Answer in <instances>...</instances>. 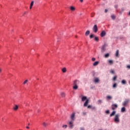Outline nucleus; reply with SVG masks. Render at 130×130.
<instances>
[{
    "label": "nucleus",
    "mask_w": 130,
    "mask_h": 130,
    "mask_svg": "<svg viewBox=\"0 0 130 130\" xmlns=\"http://www.w3.org/2000/svg\"><path fill=\"white\" fill-rule=\"evenodd\" d=\"M79 84H80V81L79 80H75L74 81L73 83V89L74 90H77L78 89V88H79V86H78V85H79Z\"/></svg>",
    "instance_id": "1"
},
{
    "label": "nucleus",
    "mask_w": 130,
    "mask_h": 130,
    "mask_svg": "<svg viewBox=\"0 0 130 130\" xmlns=\"http://www.w3.org/2000/svg\"><path fill=\"white\" fill-rule=\"evenodd\" d=\"M120 116V115L119 114H117L114 117V121L116 122V123H118L119 122V117Z\"/></svg>",
    "instance_id": "2"
},
{
    "label": "nucleus",
    "mask_w": 130,
    "mask_h": 130,
    "mask_svg": "<svg viewBox=\"0 0 130 130\" xmlns=\"http://www.w3.org/2000/svg\"><path fill=\"white\" fill-rule=\"evenodd\" d=\"M92 30L94 33H97V32H98V26H97L96 24H95L93 26Z\"/></svg>",
    "instance_id": "3"
},
{
    "label": "nucleus",
    "mask_w": 130,
    "mask_h": 130,
    "mask_svg": "<svg viewBox=\"0 0 130 130\" xmlns=\"http://www.w3.org/2000/svg\"><path fill=\"white\" fill-rule=\"evenodd\" d=\"M130 100L129 99H126L122 104L123 106H125L127 104H128Z\"/></svg>",
    "instance_id": "4"
},
{
    "label": "nucleus",
    "mask_w": 130,
    "mask_h": 130,
    "mask_svg": "<svg viewBox=\"0 0 130 130\" xmlns=\"http://www.w3.org/2000/svg\"><path fill=\"white\" fill-rule=\"evenodd\" d=\"M118 107V106L116 104H113L112 105V110H115V109H116Z\"/></svg>",
    "instance_id": "5"
},
{
    "label": "nucleus",
    "mask_w": 130,
    "mask_h": 130,
    "mask_svg": "<svg viewBox=\"0 0 130 130\" xmlns=\"http://www.w3.org/2000/svg\"><path fill=\"white\" fill-rule=\"evenodd\" d=\"M75 115H76V113L73 112L71 116V118L72 120H75Z\"/></svg>",
    "instance_id": "6"
},
{
    "label": "nucleus",
    "mask_w": 130,
    "mask_h": 130,
    "mask_svg": "<svg viewBox=\"0 0 130 130\" xmlns=\"http://www.w3.org/2000/svg\"><path fill=\"white\" fill-rule=\"evenodd\" d=\"M93 82L95 83H99V82H100V80L98 78H95L94 80H93Z\"/></svg>",
    "instance_id": "7"
},
{
    "label": "nucleus",
    "mask_w": 130,
    "mask_h": 130,
    "mask_svg": "<svg viewBox=\"0 0 130 130\" xmlns=\"http://www.w3.org/2000/svg\"><path fill=\"white\" fill-rule=\"evenodd\" d=\"M106 35V32L105 31H102V32L101 33V36L102 37H104Z\"/></svg>",
    "instance_id": "8"
},
{
    "label": "nucleus",
    "mask_w": 130,
    "mask_h": 130,
    "mask_svg": "<svg viewBox=\"0 0 130 130\" xmlns=\"http://www.w3.org/2000/svg\"><path fill=\"white\" fill-rule=\"evenodd\" d=\"M88 103H89V100H86V101H85V102L84 104V106L85 107L88 106Z\"/></svg>",
    "instance_id": "9"
},
{
    "label": "nucleus",
    "mask_w": 130,
    "mask_h": 130,
    "mask_svg": "<svg viewBox=\"0 0 130 130\" xmlns=\"http://www.w3.org/2000/svg\"><path fill=\"white\" fill-rule=\"evenodd\" d=\"M106 50V46L105 45L103 46L102 47V52H104Z\"/></svg>",
    "instance_id": "10"
},
{
    "label": "nucleus",
    "mask_w": 130,
    "mask_h": 130,
    "mask_svg": "<svg viewBox=\"0 0 130 130\" xmlns=\"http://www.w3.org/2000/svg\"><path fill=\"white\" fill-rule=\"evenodd\" d=\"M87 96H82L81 98V100L82 101V102H84V101H85V100H87Z\"/></svg>",
    "instance_id": "11"
},
{
    "label": "nucleus",
    "mask_w": 130,
    "mask_h": 130,
    "mask_svg": "<svg viewBox=\"0 0 130 130\" xmlns=\"http://www.w3.org/2000/svg\"><path fill=\"white\" fill-rule=\"evenodd\" d=\"M70 10L73 12L76 11V8L74 6L70 7Z\"/></svg>",
    "instance_id": "12"
},
{
    "label": "nucleus",
    "mask_w": 130,
    "mask_h": 130,
    "mask_svg": "<svg viewBox=\"0 0 130 130\" xmlns=\"http://www.w3.org/2000/svg\"><path fill=\"white\" fill-rule=\"evenodd\" d=\"M34 5V1H31V3H30V6L29 7L30 10H31V9H32V7H33Z\"/></svg>",
    "instance_id": "13"
},
{
    "label": "nucleus",
    "mask_w": 130,
    "mask_h": 130,
    "mask_svg": "<svg viewBox=\"0 0 130 130\" xmlns=\"http://www.w3.org/2000/svg\"><path fill=\"white\" fill-rule=\"evenodd\" d=\"M18 108H19V107L17 105H15V106L13 107L14 110H18Z\"/></svg>",
    "instance_id": "14"
},
{
    "label": "nucleus",
    "mask_w": 130,
    "mask_h": 130,
    "mask_svg": "<svg viewBox=\"0 0 130 130\" xmlns=\"http://www.w3.org/2000/svg\"><path fill=\"white\" fill-rule=\"evenodd\" d=\"M119 54V51L118 50H117V51L116 52V55H115L116 57H118Z\"/></svg>",
    "instance_id": "15"
},
{
    "label": "nucleus",
    "mask_w": 130,
    "mask_h": 130,
    "mask_svg": "<svg viewBox=\"0 0 130 130\" xmlns=\"http://www.w3.org/2000/svg\"><path fill=\"white\" fill-rule=\"evenodd\" d=\"M99 64V61H95L94 62V63L93 64V66L94 67H96V66H98V64Z\"/></svg>",
    "instance_id": "16"
},
{
    "label": "nucleus",
    "mask_w": 130,
    "mask_h": 130,
    "mask_svg": "<svg viewBox=\"0 0 130 130\" xmlns=\"http://www.w3.org/2000/svg\"><path fill=\"white\" fill-rule=\"evenodd\" d=\"M116 113V112L113 111L112 113L110 115V117H111L112 116H113V115H115Z\"/></svg>",
    "instance_id": "17"
},
{
    "label": "nucleus",
    "mask_w": 130,
    "mask_h": 130,
    "mask_svg": "<svg viewBox=\"0 0 130 130\" xmlns=\"http://www.w3.org/2000/svg\"><path fill=\"white\" fill-rule=\"evenodd\" d=\"M69 125L70 126V127L71 128H73V126H74V125H73V121H70L69 122Z\"/></svg>",
    "instance_id": "18"
},
{
    "label": "nucleus",
    "mask_w": 130,
    "mask_h": 130,
    "mask_svg": "<svg viewBox=\"0 0 130 130\" xmlns=\"http://www.w3.org/2000/svg\"><path fill=\"white\" fill-rule=\"evenodd\" d=\"M108 62L109 63V64H113V60H108Z\"/></svg>",
    "instance_id": "19"
},
{
    "label": "nucleus",
    "mask_w": 130,
    "mask_h": 130,
    "mask_svg": "<svg viewBox=\"0 0 130 130\" xmlns=\"http://www.w3.org/2000/svg\"><path fill=\"white\" fill-rule=\"evenodd\" d=\"M90 34V30H87L85 32V36H88Z\"/></svg>",
    "instance_id": "20"
},
{
    "label": "nucleus",
    "mask_w": 130,
    "mask_h": 130,
    "mask_svg": "<svg viewBox=\"0 0 130 130\" xmlns=\"http://www.w3.org/2000/svg\"><path fill=\"white\" fill-rule=\"evenodd\" d=\"M121 83L122 84H123V85H125L126 84V81L122 80Z\"/></svg>",
    "instance_id": "21"
},
{
    "label": "nucleus",
    "mask_w": 130,
    "mask_h": 130,
    "mask_svg": "<svg viewBox=\"0 0 130 130\" xmlns=\"http://www.w3.org/2000/svg\"><path fill=\"white\" fill-rule=\"evenodd\" d=\"M107 99H108L109 100H111L112 99V96L108 95L107 96Z\"/></svg>",
    "instance_id": "22"
},
{
    "label": "nucleus",
    "mask_w": 130,
    "mask_h": 130,
    "mask_svg": "<svg viewBox=\"0 0 130 130\" xmlns=\"http://www.w3.org/2000/svg\"><path fill=\"white\" fill-rule=\"evenodd\" d=\"M125 107H122L121 109V112H125Z\"/></svg>",
    "instance_id": "23"
},
{
    "label": "nucleus",
    "mask_w": 130,
    "mask_h": 130,
    "mask_svg": "<svg viewBox=\"0 0 130 130\" xmlns=\"http://www.w3.org/2000/svg\"><path fill=\"white\" fill-rule=\"evenodd\" d=\"M62 71L63 73H66L67 72V68H63L62 69Z\"/></svg>",
    "instance_id": "24"
},
{
    "label": "nucleus",
    "mask_w": 130,
    "mask_h": 130,
    "mask_svg": "<svg viewBox=\"0 0 130 130\" xmlns=\"http://www.w3.org/2000/svg\"><path fill=\"white\" fill-rule=\"evenodd\" d=\"M105 57L106 58H107L109 57V53H107V54H106L105 55Z\"/></svg>",
    "instance_id": "25"
},
{
    "label": "nucleus",
    "mask_w": 130,
    "mask_h": 130,
    "mask_svg": "<svg viewBox=\"0 0 130 130\" xmlns=\"http://www.w3.org/2000/svg\"><path fill=\"white\" fill-rule=\"evenodd\" d=\"M116 87H117V84L114 83L113 85V88H115Z\"/></svg>",
    "instance_id": "26"
},
{
    "label": "nucleus",
    "mask_w": 130,
    "mask_h": 130,
    "mask_svg": "<svg viewBox=\"0 0 130 130\" xmlns=\"http://www.w3.org/2000/svg\"><path fill=\"white\" fill-rule=\"evenodd\" d=\"M111 17L112 20H115V16H114V15H111Z\"/></svg>",
    "instance_id": "27"
},
{
    "label": "nucleus",
    "mask_w": 130,
    "mask_h": 130,
    "mask_svg": "<svg viewBox=\"0 0 130 130\" xmlns=\"http://www.w3.org/2000/svg\"><path fill=\"white\" fill-rule=\"evenodd\" d=\"M117 79V76H115L113 78V81H116V79Z\"/></svg>",
    "instance_id": "28"
},
{
    "label": "nucleus",
    "mask_w": 130,
    "mask_h": 130,
    "mask_svg": "<svg viewBox=\"0 0 130 130\" xmlns=\"http://www.w3.org/2000/svg\"><path fill=\"white\" fill-rule=\"evenodd\" d=\"M61 95L62 97H66V94H64L63 92L61 93Z\"/></svg>",
    "instance_id": "29"
},
{
    "label": "nucleus",
    "mask_w": 130,
    "mask_h": 130,
    "mask_svg": "<svg viewBox=\"0 0 130 130\" xmlns=\"http://www.w3.org/2000/svg\"><path fill=\"white\" fill-rule=\"evenodd\" d=\"M94 40H95V41H99V39L98 38V37H95L94 38Z\"/></svg>",
    "instance_id": "30"
},
{
    "label": "nucleus",
    "mask_w": 130,
    "mask_h": 130,
    "mask_svg": "<svg viewBox=\"0 0 130 130\" xmlns=\"http://www.w3.org/2000/svg\"><path fill=\"white\" fill-rule=\"evenodd\" d=\"M47 123H45V122H44L43 123V125H44V126L46 127V126H47Z\"/></svg>",
    "instance_id": "31"
},
{
    "label": "nucleus",
    "mask_w": 130,
    "mask_h": 130,
    "mask_svg": "<svg viewBox=\"0 0 130 130\" xmlns=\"http://www.w3.org/2000/svg\"><path fill=\"white\" fill-rule=\"evenodd\" d=\"M90 38L91 39V38H94V35L91 34L90 35Z\"/></svg>",
    "instance_id": "32"
},
{
    "label": "nucleus",
    "mask_w": 130,
    "mask_h": 130,
    "mask_svg": "<svg viewBox=\"0 0 130 130\" xmlns=\"http://www.w3.org/2000/svg\"><path fill=\"white\" fill-rule=\"evenodd\" d=\"M28 83V80H26L24 82H23V85H25V84H27Z\"/></svg>",
    "instance_id": "33"
},
{
    "label": "nucleus",
    "mask_w": 130,
    "mask_h": 130,
    "mask_svg": "<svg viewBox=\"0 0 130 130\" xmlns=\"http://www.w3.org/2000/svg\"><path fill=\"white\" fill-rule=\"evenodd\" d=\"M106 113H107V114H109V113H110V112L109 111V110H107L106 111Z\"/></svg>",
    "instance_id": "34"
},
{
    "label": "nucleus",
    "mask_w": 130,
    "mask_h": 130,
    "mask_svg": "<svg viewBox=\"0 0 130 130\" xmlns=\"http://www.w3.org/2000/svg\"><path fill=\"white\" fill-rule=\"evenodd\" d=\"M110 73H111V74H114V70H111L110 71Z\"/></svg>",
    "instance_id": "35"
},
{
    "label": "nucleus",
    "mask_w": 130,
    "mask_h": 130,
    "mask_svg": "<svg viewBox=\"0 0 130 130\" xmlns=\"http://www.w3.org/2000/svg\"><path fill=\"white\" fill-rule=\"evenodd\" d=\"M62 127H65V128H67V127H68V125H63L62 126Z\"/></svg>",
    "instance_id": "36"
},
{
    "label": "nucleus",
    "mask_w": 130,
    "mask_h": 130,
    "mask_svg": "<svg viewBox=\"0 0 130 130\" xmlns=\"http://www.w3.org/2000/svg\"><path fill=\"white\" fill-rule=\"evenodd\" d=\"M92 61H95L96 60V58H92Z\"/></svg>",
    "instance_id": "37"
},
{
    "label": "nucleus",
    "mask_w": 130,
    "mask_h": 130,
    "mask_svg": "<svg viewBox=\"0 0 130 130\" xmlns=\"http://www.w3.org/2000/svg\"><path fill=\"white\" fill-rule=\"evenodd\" d=\"M91 107H92V106H91L90 105L87 106V108H88V109L91 108Z\"/></svg>",
    "instance_id": "38"
},
{
    "label": "nucleus",
    "mask_w": 130,
    "mask_h": 130,
    "mask_svg": "<svg viewBox=\"0 0 130 130\" xmlns=\"http://www.w3.org/2000/svg\"><path fill=\"white\" fill-rule=\"evenodd\" d=\"M107 12H108V10H107V9H105V13H107Z\"/></svg>",
    "instance_id": "39"
},
{
    "label": "nucleus",
    "mask_w": 130,
    "mask_h": 130,
    "mask_svg": "<svg viewBox=\"0 0 130 130\" xmlns=\"http://www.w3.org/2000/svg\"><path fill=\"white\" fill-rule=\"evenodd\" d=\"M83 115H86V114H87V113H86V112H83Z\"/></svg>",
    "instance_id": "40"
},
{
    "label": "nucleus",
    "mask_w": 130,
    "mask_h": 130,
    "mask_svg": "<svg viewBox=\"0 0 130 130\" xmlns=\"http://www.w3.org/2000/svg\"><path fill=\"white\" fill-rule=\"evenodd\" d=\"M127 69H130V65L127 66Z\"/></svg>",
    "instance_id": "41"
},
{
    "label": "nucleus",
    "mask_w": 130,
    "mask_h": 130,
    "mask_svg": "<svg viewBox=\"0 0 130 130\" xmlns=\"http://www.w3.org/2000/svg\"><path fill=\"white\" fill-rule=\"evenodd\" d=\"M80 2L81 3H83V2H84V0H80Z\"/></svg>",
    "instance_id": "42"
},
{
    "label": "nucleus",
    "mask_w": 130,
    "mask_h": 130,
    "mask_svg": "<svg viewBox=\"0 0 130 130\" xmlns=\"http://www.w3.org/2000/svg\"><path fill=\"white\" fill-rule=\"evenodd\" d=\"M80 130H85V129H84V128H80Z\"/></svg>",
    "instance_id": "43"
},
{
    "label": "nucleus",
    "mask_w": 130,
    "mask_h": 130,
    "mask_svg": "<svg viewBox=\"0 0 130 130\" xmlns=\"http://www.w3.org/2000/svg\"><path fill=\"white\" fill-rule=\"evenodd\" d=\"M99 102L101 103L102 102L101 101V100H99Z\"/></svg>",
    "instance_id": "44"
},
{
    "label": "nucleus",
    "mask_w": 130,
    "mask_h": 130,
    "mask_svg": "<svg viewBox=\"0 0 130 130\" xmlns=\"http://www.w3.org/2000/svg\"><path fill=\"white\" fill-rule=\"evenodd\" d=\"M115 8L116 9L117 8V5L115 6Z\"/></svg>",
    "instance_id": "45"
},
{
    "label": "nucleus",
    "mask_w": 130,
    "mask_h": 130,
    "mask_svg": "<svg viewBox=\"0 0 130 130\" xmlns=\"http://www.w3.org/2000/svg\"><path fill=\"white\" fill-rule=\"evenodd\" d=\"M26 128H29V126H26Z\"/></svg>",
    "instance_id": "46"
},
{
    "label": "nucleus",
    "mask_w": 130,
    "mask_h": 130,
    "mask_svg": "<svg viewBox=\"0 0 130 130\" xmlns=\"http://www.w3.org/2000/svg\"><path fill=\"white\" fill-rule=\"evenodd\" d=\"M92 109H95V107H94Z\"/></svg>",
    "instance_id": "47"
},
{
    "label": "nucleus",
    "mask_w": 130,
    "mask_h": 130,
    "mask_svg": "<svg viewBox=\"0 0 130 130\" xmlns=\"http://www.w3.org/2000/svg\"><path fill=\"white\" fill-rule=\"evenodd\" d=\"M1 72H2V70L1 69H0V73H1Z\"/></svg>",
    "instance_id": "48"
},
{
    "label": "nucleus",
    "mask_w": 130,
    "mask_h": 130,
    "mask_svg": "<svg viewBox=\"0 0 130 130\" xmlns=\"http://www.w3.org/2000/svg\"><path fill=\"white\" fill-rule=\"evenodd\" d=\"M28 125H30V123H28Z\"/></svg>",
    "instance_id": "49"
},
{
    "label": "nucleus",
    "mask_w": 130,
    "mask_h": 130,
    "mask_svg": "<svg viewBox=\"0 0 130 130\" xmlns=\"http://www.w3.org/2000/svg\"><path fill=\"white\" fill-rule=\"evenodd\" d=\"M129 16H130V12H129Z\"/></svg>",
    "instance_id": "50"
},
{
    "label": "nucleus",
    "mask_w": 130,
    "mask_h": 130,
    "mask_svg": "<svg viewBox=\"0 0 130 130\" xmlns=\"http://www.w3.org/2000/svg\"><path fill=\"white\" fill-rule=\"evenodd\" d=\"M24 14H26V12H25Z\"/></svg>",
    "instance_id": "51"
},
{
    "label": "nucleus",
    "mask_w": 130,
    "mask_h": 130,
    "mask_svg": "<svg viewBox=\"0 0 130 130\" xmlns=\"http://www.w3.org/2000/svg\"><path fill=\"white\" fill-rule=\"evenodd\" d=\"M91 17H93V16H91Z\"/></svg>",
    "instance_id": "52"
}]
</instances>
